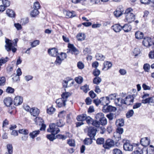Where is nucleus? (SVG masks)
Listing matches in <instances>:
<instances>
[{
    "label": "nucleus",
    "instance_id": "obj_15",
    "mask_svg": "<svg viewBox=\"0 0 154 154\" xmlns=\"http://www.w3.org/2000/svg\"><path fill=\"white\" fill-rule=\"evenodd\" d=\"M29 112L31 114L34 116H37L39 113L40 111L38 109L36 108L33 107L30 109Z\"/></svg>",
    "mask_w": 154,
    "mask_h": 154
},
{
    "label": "nucleus",
    "instance_id": "obj_50",
    "mask_svg": "<svg viewBox=\"0 0 154 154\" xmlns=\"http://www.w3.org/2000/svg\"><path fill=\"white\" fill-rule=\"evenodd\" d=\"M55 135V134H53L52 133L51 134L47 135L46 137L50 141H53L55 139L54 137Z\"/></svg>",
    "mask_w": 154,
    "mask_h": 154
},
{
    "label": "nucleus",
    "instance_id": "obj_16",
    "mask_svg": "<svg viewBox=\"0 0 154 154\" xmlns=\"http://www.w3.org/2000/svg\"><path fill=\"white\" fill-rule=\"evenodd\" d=\"M140 142L141 145L144 146H146L149 145L150 140L147 137H144L141 139Z\"/></svg>",
    "mask_w": 154,
    "mask_h": 154
},
{
    "label": "nucleus",
    "instance_id": "obj_10",
    "mask_svg": "<svg viewBox=\"0 0 154 154\" xmlns=\"http://www.w3.org/2000/svg\"><path fill=\"white\" fill-rule=\"evenodd\" d=\"M123 148L126 151H132L133 149V146L128 141H126L123 145Z\"/></svg>",
    "mask_w": 154,
    "mask_h": 154
},
{
    "label": "nucleus",
    "instance_id": "obj_40",
    "mask_svg": "<svg viewBox=\"0 0 154 154\" xmlns=\"http://www.w3.org/2000/svg\"><path fill=\"white\" fill-rule=\"evenodd\" d=\"M85 120L88 125H92L94 121V120L91 118L89 116H86Z\"/></svg>",
    "mask_w": 154,
    "mask_h": 154
},
{
    "label": "nucleus",
    "instance_id": "obj_23",
    "mask_svg": "<svg viewBox=\"0 0 154 154\" xmlns=\"http://www.w3.org/2000/svg\"><path fill=\"white\" fill-rule=\"evenodd\" d=\"M101 104L104 106L109 104V98L107 97H103L101 98Z\"/></svg>",
    "mask_w": 154,
    "mask_h": 154
},
{
    "label": "nucleus",
    "instance_id": "obj_22",
    "mask_svg": "<svg viewBox=\"0 0 154 154\" xmlns=\"http://www.w3.org/2000/svg\"><path fill=\"white\" fill-rule=\"evenodd\" d=\"M124 99L122 98H118L115 100V103L116 106H122V105L124 104L123 102Z\"/></svg>",
    "mask_w": 154,
    "mask_h": 154
},
{
    "label": "nucleus",
    "instance_id": "obj_30",
    "mask_svg": "<svg viewBox=\"0 0 154 154\" xmlns=\"http://www.w3.org/2000/svg\"><path fill=\"white\" fill-rule=\"evenodd\" d=\"M6 14L8 16L11 17H14L15 15L14 11L10 9H8L7 10Z\"/></svg>",
    "mask_w": 154,
    "mask_h": 154
},
{
    "label": "nucleus",
    "instance_id": "obj_44",
    "mask_svg": "<svg viewBox=\"0 0 154 154\" xmlns=\"http://www.w3.org/2000/svg\"><path fill=\"white\" fill-rule=\"evenodd\" d=\"M40 5L38 2L36 1L34 3L33 8L34 9H37L38 10V9L40 8Z\"/></svg>",
    "mask_w": 154,
    "mask_h": 154
},
{
    "label": "nucleus",
    "instance_id": "obj_3",
    "mask_svg": "<svg viewBox=\"0 0 154 154\" xmlns=\"http://www.w3.org/2000/svg\"><path fill=\"white\" fill-rule=\"evenodd\" d=\"M6 45L5 47L6 50L9 51L11 50L13 52H15L17 50L16 48L12 47V44L11 40L6 39L5 40Z\"/></svg>",
    "mask_w": 154,
    "mask_h": 154
},
{
    "label": "nucleus",
    "instance_id": "obj_36",
    "mask_svg": "<svg viewBox=\"0 0 154 154\" xmlns=\"http://www.w3.org/2000/svg\"><path fill=\"white\" fill-rule=\"evenodd\" d=\"M7 148L9 154H13V147L11 144H8L7 145Z\"/></svg>",
    "mask_w": 154,
    "mask_h": 154
},
{
    "label": "nucleus",
    "instance_id": "obj_5",
    "mask_svg": "<svg viewBox=\"0 0 154 154\" xmlns=\"http://www.w3.org/2000/svg\"><path fill=\"white\" fill-rule=\"evenodd\" d=\"M115 145L114 141L111 139H108L106 140L103 145V147L106 149H109Z\"/></svg>",
    "mask_w": 154,
    "mask_h": 154
},
{
    "label": "nucleus",
    "instance_id": "obj_38",
    "mask_svg": "<svg viewBox=\"0 0 154 154\" xmlns=\"http://www.w3.org/2000/svg\"><path fill=\"white\" fill-rule=\"evenodd\" d=\"M134 114V111L133 109L129 110L126 113V116L127 118H129L133 116Z\"/></svg>",
    "mask_w": 154,
    "mask_h": 154
},
{
    "label": "nucleus",
    "instance_id": "obj_35",
    "mask_svg": "<svg viewBox=\"0 0 154 154\" xmlns=\"http://www.w3.org/2000/svg\"><path fill=\"white\" fill-rule=\"evenodd\" d=\"M113 136L116 141H119L121 139V134L116 132L114 133Z\"/></svg>",
    "mask_w": 154,
    "mask_h": 154
},
{
    "label": "nucleus",
    "instance_id": "obj_7",
    "mask_svg": "<svg viewBox=\"0 0 154 154\" xmlns=\"http://www.w3.org/2000/svg\"><path fill=\"white\" fill-rule=\"evenodd\" d=\"M67 53H71L72 54H75L77 51L76 48L72 44L69 43L68 45V49H67Z\"/></svg>",
    "mask_w": 154,
    "mask_h": 154
},
{
    "label": "nucleus",
    "instance_id": "obj_19",
    "mask_svg": "<svg viewBox=\"0 0 154 154\" xmlns=\"http://www.w3.org/2000/svg\"><path fill=\"white\" fill-rule=\"evenodd\" d=\"M112 66V64L110 62L105 61L103 64V67L102 70H107L110 69Z\"/></svg>",
    "mask_w": 154,
    "mask_h": 154
},
{
    "label": "nucleus",
    "instance_id": "obj_1",
    "mask_svg": "<svg viewBox=\"0 0 154 154\" xmlns=\"http://www.w3.org/2000/svg\"><path fill=\"white\" fill-rule=\"evenodd\" d=\"M133 10L131 8L127 9L124 14L125 17V21L131 23L134 21L135 19V15L132 12Z\"/></svg>",
    "mask_w": 154,
    "mask_h": 154
},
{
    "label": "nucleus",
    "instance_id": "obj_20",
    "mask_svg": "<svg viewBox=\"0 0 154 154\" xmlns=\"http://www.w3.org/2000/svg\"><path fill=\"white\" fill-rule=\"evenodd\" d=\"M75 13V12L73 11L72 12L67 11H63V13L66 15V17L67 18L73 17L75 16L76 15Z\"/></svg>",
    "mask_w": 154,
    "mask_h": 154
},
{
    "label": "nucleus",
    "instance_id": "obj_56",
    "mask_svg": "<svg viewBox=\"0 0 154 154\" xmlns=\"http://www.w3.org/2000/svg\"><path fill=\"white\" fill-rule=\"evenodd\" d=\"M84 142L85 144L89 145L92 143V140L91 138H87L85 139Z\"/></svg>",
    "mask_w": 154,
    "mask_h": 154
},
{
    "label": "nucleus",
    "instance_id": "obj_26",
    "mask_svg": "<svg viewBox=\"0 0 154 154\" xmlns=\"http://www.w3.org/2000/svg\"><path fill=\"white\" fill-rule=\"evenodd\" d=\"M131 29V26L128 24H125L123 26H122V29L124 30L125 32H128Z\"/></svg>",
    "mask_w": 154,
    "mask_h": 154
},
{
    "label": "nucleus",
    "instance_id": "obj_24",
    "mask_svg": "<svg viewBox=\"0 0 154 154\" xmlns=\"http://www.w3.org/2000/svg\"><path fill=\"white\" fill-rule=\"evenodd\" d=\"M5 104L7 106H10L12 103V100L11 97H7L4 100Z\"/></svg>",
    "mask_w": 154,
    "mask_h": 154
},
{
    "label": "nucleus",
    "instance_id": "obj_63",
    "mask_svg": "<svg viewBox=\"0 0 154 154\" xmlns=\"http://www.w3.org/2000/svg\"><path fill=\"white\" fill-rule=\"evenodd\" d=\"M92 125L97 127L99 128L100 126V122L94 120Z\"/></svg>",
    "mask_w": 154,
    "mask_h": 154
},
{
    "label": "nucleus",
    "instance_id": "obj_33",
    "mask_svg": "<svg viewBox=\"0 0 154 154\" xmlns=\"http://www.w3.org/2000/svg\"><path fill=\"white\" fill-rule=\"evenodd\" d=\"M39 132L40 131L39 130L35 131H33L32 133H30L29 135L33 139L39 134Z\"/></svg>",
    "mask_w": 154,
    "mask_h": 154
},
{
    "label": "nucleus",
    "instance_id": "obj_52",
    "mask_svg": "<svg viewBox=\"0 0 154 154\" xmlns=\"http://www.w3.org/2000/svg\"><path fill=\"white\" fill-rule=\"evenodd\" d=\"M39 44V41L38 40H35L32 42L31 44V45L32 48L35 47L37 45Z\"/></svg>",
    "mask_w": 154,
    "mask_h": 154
},
{
    "label": "nucleus",
    "instance_id": "obj_11",
    "mask_svg": "<svg viewBox=\"0 0 154 154\" xmlns=\"http://www.w3.org/2000/svg\"><path fill=\"white\" fill-rule=\"evenodd\" d=\"M151 41V39L149 37H145L143 41V44L145 47H149L152 44Z\"/></svg>",
    "mask_w": 154,
    "mask_h": 154
},
{
    "label": "nucleus",
    "instance_id": "obj_29",
    "mask_svg": "<svg viewBox=\"0 0 154 154\" xmlns=\"http://www.w3.org/2000/svg\"><path fill=\"white\" fill-rule=\"evenodd\" d=\"M96 59L98 60L103 61L105 59V56L102 54L97 53L96 55Z\"/></svg>",
    "mask_w": 154,
    "mask_h": 154
},
{
    "label": "nucleus",
    "instance_id": "obj_57",
    "mask_svg": "<svg viewBox=\"0 0 154 154\" xmlns=\"http://www.w3.org/2000/svg\"><path fill=\"white\" fill-rule=\"evenodd\" d=\"M67 143L70 146H75V142L73 140L69 139L68 140Z\"/></svg>",
    "mask_w": 154,
    "mask_h": 154
},
{
    "label": "nucleus",
    "instance_id": "obj_59",
    "mask_svg": "<svg viewBox=\"0 0 154 154\" xmlns=\"http://www.w3.org/2000/svg\"><path fill=\"white\" fill-rule=\"evenodd\" d=\"M14 89L10 87H8L6 89V92L8 93H13L14 92Z\"/></svg>",
    "mask_w": 154,
    "mask_h": 154
},
{
    "label": "nucleus",
    "instance_id": "obj_17",
    "mask_svg": "<svg viewBox=\"0 0 154 154\" xmlns=\"http://www.w3.org/2000/svg\"><path fill=\"white\" fill-rule=\"evenodd\" d=\"M48 53L49 55L51 56L55 57L58 54L57 50L55 48L49 49L48 50Z\"/></svg>",
    "mask_w": 154,
    "mask_h": 154
},
{
    "label": "nucleus",
    "instance_id": "obj_43",
    "mask_svg": "<svg viewBox=\"0 0 154 154\" xmlns=\"http://www.w3.org/2000/svg\"><path fill=\"white\" fill-rule=\"evenodd\" d=\"M104 116V115L102 113H99L97 114L95 116V118L97 120H100L103 118Z\"/></svg>",
    "mask_w": 154,
    "mask_h": 154
},
{
    "label": "nucleus",
    "instance_id": "obj_39",
    "mask_svg": "<svg viewBox=\"0 0 154 154\" xmlns=\"http://www.w3.org/2000/svg\"><path fill=\"white\" fill-rule=\"evenodd\" d=\"M34 121L37 124L40 125L41 124H42L43 122V120L42 118L36 117L34 119Z\"/></svg>",
    "mask_w": 154,
    "mask_h": 154
},
{
    "label": "nucleus",
    "instance_id": "obj_9",
    "mask_svg": "<svg viewBox=\"0 0 154 154\" xmlns=\"http://www.w3.org/2000/svg\"><path fill=\"white\" fill-rule=\"evenodd\" d=\"M142 103L144 104L148 103L150 105L154 106V96L143 100Z\"/></svg>",
    "mask_w": 154,
    "mask_h": 154
},
{
    "label": "nucleus",
    "instance_id": "obj_14",
    "mask_svg": "<svg viewBox=\"0 0 154 154\" xmlns=\"http://www.w3.org/2000/svg\"><path fill=\"white\" fill-rule=\"evenodd\" d=\"M96 130L93 127L89 128L88 129V135L90 138H93L96 135Z\"/></svg>",
    "mask_w": 154,
    "mask_h": 154
},
{
    "label": "nucleus",
    "instance_id": "obj_12",
    "mask_svg": "<svg viewBox=\"0 0 154 154\" xmlns=\"http://www.w3.org/2000/svg\"><path fill=\"white\" fill-rule=\"evenodd\" d=\"M86 115L85 114H82L78 116V121L81 122H78V127L83 124V121L85 120Z\"/></svg>",
    "mask_w": 154,
    "mask_h": 154
},
{
    "label": "nucleus",
    "instance_id": "obj_54",
    "mask_svg": "<svg viewBox=\"0 0 154 154\" xmlns=\"http://www.w3.org/2000/svg\"><path fill=\"white\" fill-rule=\"evenodd\" d=\"M6 81L5 78L4 77H0V86L4 85Z\"/></svg>",
    "mask_w": 154,
    "mask_h": 154
},
{
    "label": "nucleus",
    "instance_id": "obj_34",
    "mask_svg": "<svg viewBox=\"0 0 154 154\" xmlns=\"http://www.w3.org/2000/svg\"><path fill=\"white\" fill-rule=\"evenodd\" d=\"M83 54L84 55H88L91 54V50L90 48H86L83 50Z\"/></svg>",
    "mask_w": 154,
    "mask_h": 154
},
{
    "label": "nucleus",
    "instance_id": "obj_61",
    "mask_svg": "<svg viewBox=\"0 0 154 154\" xmlns=\"http://www.w3.org/2000/svg\"><path fill=\"white\" fill-rule=\"evenodd\" d=\"M113 154H122V151L118 149H115L113 150Z\"/></svg>",
    "mask_w": 154,
    "mask_h": 154
},
{
    "label": "nucleus",
    "instance_id": "obj_45",
    "mask_svg": "<svg viewBox=\"0 0 154 154\" xmlns=\"http://www.w3.org/2000/svg\"><path fill=\"white\" fill-rule=\"evenodd\" d=\"M101 81V79L100 77H96L93 80V82L96 84H99Z\"/></svg>",
    "mask_w": 154,
    "mask_h": 154
},
{
    "label": "nucleus",
    "instance_id": "obj_4",
    "mask_svg": "<svg viewBox=\"0 0 154 154\" xmlns=\"http://www.w3.org/2000/svg\"><path fill=\"white\" fill-rule=\"evenodd\" d=\"M75 82L73 79L67 78L63 81V85L64 88H67L72 86L74 84Z\"/></svg>",
    "mask_w": 154,
    "mask_h": 154
},
{
    "label": "nucleus",
    "instance_id": "obj_64",
    "mask_svg": "<svg viewBox=\"0 0 154 154\" xmlns=\"http://www.w3.org/2000/svg\"><path fill=\"white\" fill-rule=\"evenodd\" d=\"M100 73V71L97 69L96 68L93 72V74L94 76H97Z\"/></svg>",
    "mask_w": 154,
    "mask_h": 154
},
{
    "label": "nucleus",
    "instance_id": "obj_48",
    "mask_svg": "<svg viewBox=\"0 0 154 154\" xmlns=\"http://www.w3.org/2000/svg\"><path fill=\"white\" fill-rule=\"evenodd\" d=\"M12 76V79L14 82H17L20 80L19 76L17 75L16 74H13Z\"/></svg>",
    "mask_w": 154,
    "mask_h": 154
},
{
    "label": "nucleus",
    "instance_id": "obj_62",
    "mask_svg": "<svg viewBox=\"0 0 154 154\" xmlns=\"http://www.w3.org/2000/svg\"><path fill=\"white\" fill-rule=\"evenodd\" d=\"M109 106H108L107 105H104L103 108V111L104 112H109Z\"/></svg>",
    "mask_w": 154,
    "mask_h": 154
},
{
    "label": "nucleus",
    "instance_id": "obj_6",
    "mask_svg": "<svg viewBox=\"0 0 154 154\" xmlns=\"http://www.w3.org/2000/svg\"><path fill=\"white\" fill-rule=\"evenodd\" d=\"M134 95H128L125 99H124V104L127 105H130L132 104L134 100Z\"/></svg>",
    "mask_w": 154,
    "mask_h": 154
},
{
    "label": "nucleus",
    "instance_id": "obj_47",
    "mask_svg": "<svg viewBox=\"0 0 154 154\" xmlns=\"http://www.w3.org/2000/svg\"><path fill=\"white\" fill-rule=\"evenodd\" d=\"M55 109L52 106H51L47 110V112L49 114H53L54 112L55 111Z\"/></svg>",
    "mask_w": 154,
    "mask_h": 154
},
{
    "label": "nucleus",
    "instance_id": "obj_8",
    "mask_svg": "<svg viewBox=\"0 0 154 154\" xmlns=\"http://www.w3.org/2000/svg\"><path fill=\"white\" fill-rule=\"evenodd\" d=\"M66 102L61 98L57 99L56 101L57 106L59 108L65 107L66 106Z\"/></svg>",
    "mask_w": 154,
    "mask_h": 154
},
{
    "label": "nucleus",
    "instance_id": "obj_31",
    "mask_svg": "<svg viewBox=\"0 0 154 154\" xmlns=\"http://www.w3.org/2000/svg\"><path fill=\"white\" fill-rule=\"evenodd\" d=\"M39 14V11L37 9H34L30 13V15L32 17H35Z\"/></svg>",
    "mask_w": 154,
    "mask_h": 154
},
{
    "label": "nucleus",
    "instance_id": "obj_13",
    "mask_svg": "<svg viewBox=\"0 0 154 154\" xmlns=\"http://www.w3.org/2000/svg\"><path fill=\"white\" fill-rule=\"evenodd\" d=\"M23 101V98L20 96H17L15 97L13 103L15 105L17 106L21 104Z\"/></svg>",
    "mask_w": 154,
    "mask_h": 154
},
{
    "label": "nucleus",
    "instance_id": "obj_18",
    "mask_svg": "<svg viewBox=\"0 0 154 154\" xmlns=\"http://www.w3.org/2000/svg\"><path fill=\"white\" fill-rule=\"evenodd\" d=\"M72 93L65 91L62 93L61 95V99L64 100L66 102L68 100V98L72 94Z\"/></svg>",
    "mask_w": 154,
    "mask_h": 154
},
{
    "label": "nucleus",
    "instance_id": "obj_25",
    "mask_svg": "<svg viewBox=\"0 0 154 154\" xmlns=\"http://www.w3.org/2000/svg\"><path fill=\"white\" fill-rule=\"evenodd\" d=\"M123 12V11L121 9L118 8L114 12V14L115 17H118L122 15Z\"/></svg>",
    "mask_w": 154,
    "mask_h": 154
},
{
    "label": "nucleus",
    "instance_id": "obj_41",
    "mask_svg": "<svg viewBox=\"0 0 154 154\" xmlns=\"http://www.w3.org/2000/svg\"><path fill=\"white\" fill-rule=\"evenodd\" d=\"M65 124L63 121L62 120L60 119L55 124L57 127H62Z\"/></svg>",
    "mask_w": 154,
    "mask_h": 154
},
{
    "label": "nucleus",
    "instance_id": "obj_2",
    "mask_svg": "<svg viewBox=\"0 0 154 154\" xmlns=\"http://www.w3.org/2000/svg\"><path fill=\"white\" fill-rule=\"evenodd\" d=\"M47 131L53 134H56L60 131V130L56 124L53 123L49 125V128L47 129Z\"/></svg>",
    "mask_w": 154,
    "mask_h": 154
},
{
    "label": "nucleus",
    "instance_id": "obj_49",
    "mask_svg": "<svg viewBox=\"0 0 154 154\" xmlns=\"http://www.w3.org/2000/svg\"><path fill=\"white\" fill-rule=\"evenodd\" d=\"M85 65L84 63L81 61L78 62V67L80 69H82L84 68Z\"/></svg>",
    "mask_w": 154,
    "mask_h": 154
},
{
    "label": "nucleus",
    "instance_id": "obj_32",
    "mask_svg": "<svg viewBox=\"0 0 154 154\" xmlns=\"http://www.w3.org/2000/svg\"><path fill=\"white\" fill-rule=\"evenodd\" d=\"M85 38V36L84 33H80L78 34V40L82 41L84 40Z\"/></svg>",
    "mask_w": 154,
    "mask_h": 154
},
{
    "label": "nucleus",
    "instance_id": "obj_58",
    "mask_svg": "<svg viewBox=\"0 0 154 154\" xmlns=\"http://www.w3.org/2000/svg\"><path fill=\"white\" fill-rule=\"evenodd\" d=\"M99 121L100 122L101 125H105L107 124V120L105 117H104Z\"/></svg>",
    "mask_w": 154,
    "mask_h": 154
},
{
    "label": "nucleus",
    "instance_id": "obj_60",
    "mask_svg": "<svg viewBox=\"0 0 154 154\" xmlns=\"http://www.w3.org/2000/svg\"><path fill=\"white\" fill-rule=\"evenodd\" d=\"M20 133L25 135H27L28 133V131L26 129H20L19 131Z\"/></svg>",
    "mask_w": 154,
    "mask_h": 154
},
{
    "label": "nucleus",
    "instance_id": "obj_27",
    "mask_svg": "<svg viewBox=\"0 0 154 154\" xmlns=\"http://www.w3.org/2000/svg\"><path fill=\"white\" fill-rule=\"evenodd\" d=\"M124 120L122 119L117 120L116 122V125L120 127L123 126L124 125Z\"/></svg>",
    "mask_w": 154,
    "mask_h": 154
},
{
    "label": "nucleus",
    "instance_id": "obj_37",
    "mask_svg": "<svg viewBox=\"0 0 154 154\" xmlns=\"http://www.w3.org/2000/svg\"><path fill=\"white\" fill-rule=\"evenodd\" d=\"M81 89L85 93H87L90 90L89 86L87 85H85L80 87Z\"/></svg>",
    "mask_w": 154,
    "mask_h": 154
},
{
    "label": "nucleus",
    "instance_id": "obj_28",
    "mask_svg": "<svg viewBox=\"0 0 154 154\" xmlns=\"http://www.w3.org/2000/svg\"><path fill=\"white\" fill-rule=\"evenodd\" d=\"M136 38L137 39H141L143 38V34L139 31H137L135 33Z\"/></svg>",
    "mask_w": 154,
    "mask_h": 154
},
{
    "label": "nucleus",
    "instance_id": "obj_42",
    "mask_svg": "<svg viewBox=\"0 0 154 154\" xmlns=\"http://www.w3.org/2000/svg\"><path fill=\"white\" fill-rule=\"evenodd\" d=\"M150 68V65L149 64H145L143 66V69L145 72H149Z\"/></svg>",
    "mask_w": 154,
    "mask_h": 154
},
{
    "label": "nucleus",
    "instance_id": "obj_46",
    "mask_svg": "<svg viewBox=\"0 0 154 154\" xmlns=\"http://www.w3.org/2000/svg\"><path fill=\"white\" fill-rule=\"evenodd\" d=\"M63 60L60 56H58L57 57L56 60L55 62V63L56 65H60L61 64Z\"/></svg>",
    "mask_w": 154,
    "mask_h": 154
},
{
    "label": "nucleus",
    "instance_id": "obj_55",
    "mask_svg": "<svg viewBox=\"0 0 154 154\" xmlns=\"http://www.w3.org/2000/svg\"><path fill=\"white\" fill-rule=\"evenodd\" d=\"M104 141V139L103 138H98L97 140V143L98 144H101L103 143Z\"/></svg>",
    "mask_w": 154,
    "mask_h": 154
},
{
    "label": "nucleus",
    "instance_id": "obj_21",
    "mask_svg": "<svg viewBox=\"0 0 154 154\" xmlns=\"http://www.w3.org/2000/svg\"><path fill=\"white\" fill-rule=\"evenodd\" d=\"M112 29L116 32H120L122 29V26L119 24H116L112 27Z\"/></svg>",
    "mask_w": 154,
    "mask_h": 154
},
{
    "label": "nucleus",
    "instance_id": "obj_51",
    "mask_svg": "<svg viewBox=\"0 0 154 154\" xmlns=\"http://www.w3.org/2000/svg\"><path fill=\"white\" fill-rule=\"evenodd\" d=\"M8 59L7 57L5 58H2L0 60V66H1L2 64L5 63L8 61Z\"/></svg>",
    "mask_w": 154,
    "mask_h": 154
},
{
    "label": "nucleus",
    "instance_id": "obj_53",
    "mask_svg": "<svg viewBox=\"0 0 154 154\" xmlns=\"http://www.w3.org/2000/svg\"><path fill=\"white\" fill-rule=\"evenodd\" d=\"M2 2L3 5L5 8L10 5V2L8 0H2Z\"/></svg>",
    "mask_w": 154,
    "mask_h": 154
}]
</instances>
